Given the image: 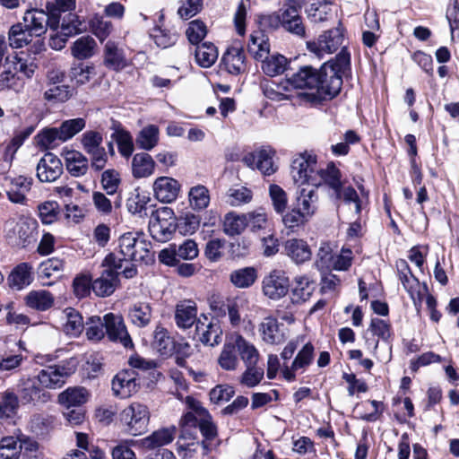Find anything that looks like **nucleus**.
I'll list each match as a JSON object with an SVG mask.
<instances>
[{"label": "nucleus", "instance_id": "f8f14e48", "mask_svg": "<svg viewBox=\"0 0 459 459\" xmlns=\"http://www.w3.org/2000/svg\"><path fill=\"white\" fill-rule=\"evenodd\" d=\"M275 152L270 147H262L254 152L246 153L242 161L248 168L257 169L262 174L270 176L277 170L273 157Z\"/></svg>", "mask_w": 459, "mask_h": 459}, {"label": "nucleus", "instance_id": "338daca9", "mask_svg": "<svg viewBox=\"0 0 459 459\" xmlns=\"http://www.w3.org/2000/svg\"><path fill=\"white\" fill-rule=\"evenodd\" d=\"M264 376V368L257 367V364L246 365V369L239 378V383L244 386L253 388L261 383Z\"/></svg>", "mask_w": 459, "mask_h": 459}, {"label": "nucleus", "instance_id": "f257e3e1", "mask_svg": "<svg viewBox=\"0 0 459 459\" xmlns=\"http://www.w3.org/2000/svg\"><path fill=\"white\" fill-rule=\"evenodd\" d=\"M332 80L328 82L319 70L311 66H302L291 76L285 80L290 92L300 99L304 103L318 105L321 102L332 100L340 92V81L334 77L332 71Z\"/></svg>", "mask_w": 459, "mask_h": 459}, {"label": "nucleus", "instance_id": "a19ab883", "mask_svg": "<svg viewBox=\"0 0 459 459\" xmlns=\"http://www.w3.org/2000/svg\"><path fill=\"white\" fill-rule=\"evenodd\" d=\"M247 50L257 60H263L269 55V39L264 31L256 30L250 35Z\"/></svg>", "mask_w": 459, "mask_h": 459}, {"label": "nucleus", "instance_id": "0e129e2a", "mask_svg": "<svg viewBox=\"0 0 459 459\" xmlns=\"http://www.w3.org/2000/svg\"><path fill=\"white\" fill-rule=\"evenodd\" d=\"M85 126L86 120L83 117L64 120L58 126L63 137V142L71 140L74 136L82 132Z\"/></svg>", "mask_w": 459, "mask_h": 459}, {"label": "nucleus", "instance_id": "2f4dec72", "mask_svg": "<svg viewBox=\"0 0 459 459\" xmlns=\"http://www.w3.org/2000/svg\"><path fill=\"white\" fill-rule=\"evenodd\" d=\"M358 189L359 190L360 196L351 186H343L342 185L338 190L334 191V193L336 198L342 200L345 204H353L355 212L359 215L361 212L363 199H368V192L362 185H358Z\"/></svg>", "mask_w": 459, "mask_h": 459}, {"label": "nucleus", "instance_id": "0eeeda50", "mask_svg": "<svg viewBox=\"0 0 459 459\" xmlns=\"http://www.w3.org/2000/svg\"><path fill=\"white\" fill-rule=\"evenodd\" d=\"M120 421L129 434L141 435L146 431L149 425V408L143 403L134 402L120 412Z\"/></svg>", "mask_w": 459, "mask_h": 459}, {"label": "nucleus", "instance_id": "dca6fc26", "mask_svg": "<svg viewBox=\"0 0 459 459\" xmlns=\"http://www.w3.org/2000/svg\"><path fill=\"white\" fill-rule=\"evenodd\" d=\"M343 42V35L339 28L329 30L319 36L316 41L307 42V49L318 58L336 51Z\"/></svg>", "mask_w": 459, "mask_h": 459}, {"label": "nucleus", "instance_id": "de8ad7c7", "mask_svg": "<svg viewBox=\"0 0 459 459\" xmlns=\"http://www.w3.org/2000/svg\"><path fill=\"white\" fill-rule=\"evenodd\" d=\"M222 61L227 71L233 74L243 73L246 69L245 56L242 50L237 48L229 49L223 56Z\"/></svg>", "mask_w": 459, "mask_h": 459}, {"label": "nucleus", "instance_id": "9b49d317", "mask_svg": "<svg viewBox=\"0 0 459 459\" xmlns=\"http://www.w3.org/2000/svg\"><path fill=\"white\" fill-rule=\"evenodd\" d=\"M105 333L111 342H118L126 349L134 348V342L121 315L108 313L103 316Z\"/></svg>", "mask_w": 459, "mask_h": 459}, {"label": "nucleus", "instance_id": "ddd939ff", "mask_svg": "<svg viewBox=\"0 0 459 459\" xmlns=\"http://www.w3.org/2000/svg\"><path fill=\"white\" fill-rule=\"evenodd\" d=\"M289 289V277L281 270H273L262 281L263 294L272 300H279L286 296Z\"/></svg>", "mask_w": 459, "mask_h": 459}, {"label": "nucleus", "instance_id": "4468645a", "mask_svg": "<svg viewBox=\"0 0 459 459\" xmlns=\"http://www.w3.org/2000/svg\"><path fill=\"white\" fill-rule=\"evenodd\" d=\"M396 268L399 280L404 290L409 293L414 304L420 303L427 292V286L421 284L420 281L412 274L408 263L400 259L396 262Z\"/></svg>", "mask_w": 459, "mask_h": 459}, {"label": "nucleus", "instance_id": "a878e982", "mask_svg": "<svg viewBox=\"0 0 459 459\" xmlns=\"http://www.w3.org/2000/svg\"><path fill=\"white\" fill-rule=\"evenodd\" d=\"M321 67L323 75L325 76L328 82L332 80V77L329 75L332 74L330 71L334 73L333 76L338 78L340 81L341 90L342 85V75L345 74L351 67L350 53L345 48H342L333 60L325 63Z\"/></svg>", "mask_w": 459, "mask_h": 459}, {"label": "nucleus", "instance_id": "1a4fd4ad", "mask_svg": "<svg viewBox=\"0 0 459 459\" xmlns=\"http://www.w3.org/2000/svg\"><path fill=\"white\" fill-rule=\"evenodd\" d=\"M318 168L315 154L307 152L299 153L292 160L291 177L296 184L312 186L314 182H316Z\"/></svg>", "mask_w": 459, "mask_h": 459}, {"label": "nucleus", "instance_id": "2eb2a0df", "mask_svg": "<svg viewBox=\"0 0 459 459\" xmlns=\"http://www.w3.org/2000/svg\"><path fill=\"white\" fill-rule=\"evenodd\" d=\"M17 392L22 404L30 403H45L50 400V394L45 391L35 377H23L19 380Z\"/></svg>", "mask_w": 459, "mask_h": 459}, {"label": "nucleus", "instance_id": "473e14b6", "mask_svg": "<svg viewBox=\"0 0 459 459\" xmlns=\"http://www.w3.org/2000/svg\"><path fill=\"white\" fill-rule=\"evenodd\" d=\"M231 335L238 355L245 366L257 364L260 359V352L255 344L239 333H233Z\"/></svg>", "mask_w": 459, "mask_h": 459}, {"label": "nucleus", "instance_id": "b1692460", "mask_svg": "<svg viewBox=\"0 0 459 459\" xmlns=\"http://www.w3.org/2000/svg\"><path fill=\"white\" fill-rule=\"evenodd\" d=\"M314 359V347L310 342L306 343L298 352L290 366L284 365L281 368L283 377L293 381L298 373H302L312 363Z\"/></svg>", "mask_w": 459, "mask_h": 459}, {"label": "nucleus", "instance_id": "7c9ffc66", "mask_svg": "<svg viewBox=\"0 0 459 459\" xmlns=\"http://www.w3.org/2000/svg\"><path fill=\"white\" fill-rule=\"evenodd\" d=\"M316 282L307 275H299L293 279L291 301L299 304L307 301L316 290Z\"/></svg>", "mask_w": 459, "mask_h": 459}, {"label": "nucleus", "instance_id": "bb28decb", "mask_svg": "<svg viewBox=\"0 0 459 459\" xmlns=\"http://www.w3.org/2000/svg\"><path fill=\"white\" fill-rule=\"evenodd\" d=\"M174 319L180 329H188L197 323V307L192 300H183L176 305Z\"/></svg>", "mask_w": 459, "mask_h": 459}, {"label": "nucleus", "instance_id": "ea45409f", "mask_svg": "<svg viewBox=\"0 0 459 459\" xmlns=\"http://www.w3.org/2000/svg\"><path fill=\"white\" fill-rule=\"evenodd\" d=\"M155 170V161L145 152L134 155L132 159V175L135 178H143L152 176Z\"/></svg>", "mask_w": 459, "mask_h": 459}, {"label": "nucleus", "instance_id": "774afa93", "mask_svg": "<svg viewBox=\"0 0 459 459\" xmlns=\"http://www.w3.org/2000/svg\"><path fill=\"white\" fill-rule=\"evenodd\" d=\"M197 410L198 415L201 417L198 425L202 435L207 440H212L217 436V428L212 420V416L206 409H200L197 405H193Z\"/></svg>", "mask_w": 459, "mask_h": 459}, {"label": "nucleus", "instance_id": "13d9d810", "mask_svg": "<svg viewBox=\"0 0 459 459\" xmlns=\"http://www.w3.org/2000/svg\"><path fill=\"white\" fill-rule=\"evenodd\" d=\"M160 131L157 126L149 125L143 127L138 134L136 143L143 150L150 151L159 143Z\"/></svg>", "mask_w": 459, "mask_h": 459}, {"label": "nucleus", "instance_id": "09e8293b", "mask_svg": "<svg viewBox=\"0 0 459 459\" xmlns=\"http://www.w3.org/2000/svg\"><path fill=\"white\" fill-rule=\"evenodd\" d=\"M210 192L204 185L192 186L188 192V202L190 207L195 211H203L210 204Z\"/></svg>", "mask_w": 459, "mask_h": 459}, {"label": "nucleus", "instance_id": "680f3d73", "mask_svg": "<svg viewBox=\"0 0 459 459\" xmlns=\"http://www.w3.org/2000/svg\"><path fill=\"white\" fill-rule=\"evenodd\" d=\"M287 65V58L281 55L267 56L264 60L263 59L262 70L266 75L273 77L282 74Z\"/></svg>", "mask_w": 459, "mask_h": 459}, {"label": "nucleus", "instance_id": "8fccbe9b", "mask_svg": "<svg viewBox=\"0 0 459 459\" xmlns=\"http://www.w3.org/2000/svg\"><path fill=\"white\" fill-rule=\"evenodd\" d=\"M75 0H53L46 5L47 11L51 15L50 28L56 30L59 24L60 13L75 9Z\"/></svg>", "mask_w": 459, "mask_h": 459}, {"label": "nucleus", "instance_id": "412c9836", "mask_svg": "<svg viewBox=\"0 0 459 459\" xmlns=\"http://www.w3.org/2000/svg\"><path fill=\"white\" fill-rule=\"evenodd\" d=\"M139 389L137 374L132 369L118 372L112 380V391L120 398H128Z\"/></svg>", "mask_w": 459, "mask_h": 459}, {"label": "nucleus", "instance_id": "5fc2aeb1", "mask_svg": "<svg viewBox=\"0 0 459 459\" xmlns=\"http://www.w3.org/2000/svg\"><path fill=\"white\" fill-rule=\"evenodd\" d=\"M335 246L330 242H322L317 251L315 266L319 271H331V265L333 264L335 255Z\"/></svg>", "mask_w": 459, "mask_h": 459}, {"label": "nucleus", "instance_id": "6e6552de", "mask_svg": "<svg viewBox=\"0 0 459 459\" xmlns=\"http://www.w3.org/2000/svg\"><path fill=\"white\" fill-rule=\"evenodd\" d=\"M37 222L32 220L21 218L8 219L4 225L5 237L13 245L25 247L34 240V231Z\"/></svg>", "mask_w": 459, "mask_h": 459}, {"label": "nucleus", "instance_id": "c756f323", "mask_svg": "<svg viewBox=\"0 0 459 459\" xmlns=\"http://www.w3.org/2000/svg\"><path fill=\"white\" fill-rule=\"evenodd\" d=\"M34 280V270L31 264L24 262L16 265L8 276L9 286L21 290L31 284Z\"/></svg>", "mask_w": 459, "mask_h": 459}, {"label": "nucleus", "instance_id": "a211bd4d", "mask_svg": "<svg viewBox=\"0 0 459 459\" xmlns=\"http://www.w3.org/2000/svg\"><path fill=\"white\" fill-rule=\"evenodd\" d=\"M71 372L63 365L48 366L38 372L36 376L39 385L46 389H56L62 387Z\"/></svg>", "mask_w": 459, "mask_h": 459}, {"label": "nucleus", "instance_id": "20e7f679", "mask_svg": "<svg viewBox=\"0 0 459 459\" xmlns=\"http://www.w3.org/2000/svg\"><path fill=\"white\" fill-rule=\"evenodd\" d=\"M119 251L112 253L119 255L123 261L130 264L132 262H143L149 264L153 261V255L151 251V243L145 240L143 234L139 232H126L119 238Z\"/></svg>", "mask_w": 459, "mask_h": 459}, {"label": "nucleus", "instance_id": "79ce46f5", "mask_svg": "<svg viewBox=\"0 0 459 459\" xmlns=\"http://www.w3.org/2000/svg\"><path fill=\"white\" fill-rule=\"evenodd\" d=\"M220 367L227 371H234L239 366V359L234 345L232 335L227 338L218 358Z\"/></svg>", "mask_w": 459, "mask_h": 459}, {"label": "nucleus", "instance_id": "e2e57ef3", "mask_svg": "<svg viewBox=\"0 0 459 459\" xmlns=\"http://www.w3.org/2000/svg\"><path fill=\"white\" fill-rule=\"evenodd\" d=\"M22 442L14 437H5L0 441V459H18L22 451Z\"/></svg>", "mask_w": 459, "mask_h": 459}, {"label": "nucleus", "instance_id": "5701e85b", "mask_svg": "<svg viewBox=\"0 0 459 459\" xmlns=\"http://www.w3.org/2000/svg\"><path fill=\"white\" fill-rule=\"evenodd\" d=\"M180 183L170 177L161 176L157 178L152 184L154 197L163 204L174 202L180 192Z\"/></svg>", "mask_w": 459, "mask_h": 459}, {"label": "nucleus", "instance_id": "cd10ccee", "mask_svg": "<svg viewBox=\"0 0 459 459\" xmlns=\"http://www.w3.org/2000/svg\"><path fill=\"white\" fill-rule=\"evenodd\" d=\"M285 255L296 264L310 260L312 252L308 244L299 238H290L283 245Z\"/></svg>", "mask_w": 459, "mask_h": 459}, {"label": "nucleus", "instance_id": "39448f33", "mask_svg": "<svg viewBox=\"0 0 459 459\" xmlns=\"http://www.w3.org/2000/svg\"><path fill=\"white\" fill-rule=\"evenodd\" d=\"M34 71V65L27 59L18 55L7 56L4 71L0 73V91L18 90L22 85V77H31Z\"/></svg>", "mask_w": 459, "mask_h": 459}, {"label": "nucleus", "instance_id": "393cba45", "mask_svg": "<svg viewBox=\"0 0 459 459\" xmlns=\"http://www.w3.org/2000/svg\"><path fill=\"white\" fill-rule=\"evenodd\" d=\"M51 15L48 12L43 10L33 9L29 10L23 16V25L35 37H40L50 27Z\"/></svg>", "mask_w": 459, "mask_h": 459}, {"label": "nucleus", "instance_id": "37998d69", "mask_svg": "<svg viewBox=\"0 0 459 459\" xmlns=\"http://www.w3.org/2000/svg\"><path fill=\"white\" fill-rule=\"evenodd\" d=\"M90 393L82 386L68 387L59 394L58 403L67 408L81 406L88 401Z\"/></svg>", "mask_w": 459, "mask_h": 459}, {"label": "nucleus", "instance_id": "f03ea898", "mask_svg": "<svg viewBox=\"0 0 459 459\" xmlns=\"http://www.w3.org/2000/svg\"><path fill=\"white\" fill-rule=\"evenodd\" d=\"M104 267L101 275L92 281L91 289L99 297H108L118 284V275L122 273L126 279L137 273L134 264L125 262L119 255L108 254L102 262Z\"/></svg>", "mask_w": 459, "mask_h": 459}, {"label": "nucleus", "instance_id": "69168bd1", "mask_svg": "<svg viewBox=\"0 0 459 459\" xmlns=\"http://www.w3.org/2000/svg\"><path fill=\"white\" fill-rule=\"evenodd\" d=\"M269 196L274 212L278 214H283L288 206V195L282 187L278 185L271 184L269 186Z\"/></svg>", "mask_w": 459, "mask_h": 459}, {"label": "nucleus", "instance_id": "3c124183", "mask_svg": "<svg viewBox=\"0 0 459 459\" xmlns=\"http://www.w3.org/2000/svg\"><path fill=\"white\" fill-rule=\"evenodd\" d=\"M261 88L264 96L272 100L281 101L294 97V93L290 92L285 81L279 84L266 81L261 84Z\"/></svg>", "mask_w": 459, "mask_h": 459}, {"label": "nucleus", "instance_id": "f3484780", "mask_svg": "<svg viewBox=\"0 0 459 459\" xmlns=\"http://www.w3.org/2000/svg\"><path fill=\"white\" fill-rule=\"evenodd\" d=\"M258 333L261 340L270 345H280L289 337L287 329L273 316H265L261 321L258 325Z\"/></svg>", "mask_w": 459, "mask_h": 459}, {"label": "nucleus", "instance_id": "4c0bfd02", "mask_svg": "<svg viewBox=\"0 0 459 459\" xmlns=\"http://www.w3.org/2000/svg\"><path fill=\"white\" fill-rule=\"evenodd\" d=\"M316 182L312 186H317L325 184L333 191H336L342 185L341 182V172L333 163H328L325 166H320L316 172Z\"/></svg>", "mask_w": 459, "mask_h": 459}, {"label": "nucleus", "instance_id": "e433bc0d", "mask_svg": "<svg viewBox=\"0 0 459 459\" xmlns=\"http://www.w3.org/2000/svg\"><path fill=\"white\" fill-rule=\"evenodd\" d=\"M127 317L136 327L143 328L150 325L152 318V308L150 303L139 301L128 308Z\"/></svg>", "mask_w": 459, "mask_h": 459}, {"label": "nucleus", "instance_id": "f704fd0d", "mask_svg": "<svg viewBox=\"0 0 459 459\" xmlns=\"http://www.w3.org/2000/svg\"><path fill=\"white\" fill-rule=\"evenodd\" d=\"M25 305L37 311H47L54 306V295L46 290H35L28 292L24 299Z\"/></svg>", "mask_w": 459, "mask_h": 459}, {"label": "nucleus", "instance_id": "4be33fe9", "mask_svg": "<svg viewBox=\"0 0 459 459\" xmlns=\"http://www.w3.org/2000/svg\"><path fill=\"white\" fill-rule=\"evenodd\" d=\"M172 213L169 208H163L162 211L157 212L156 216L150 221L149 230L154 239L164 242L170 238L175 230V224L166 216L171 220Z\"/></svg>", "mask_w": 459, "mask_h": 459}, {"label": "nucleus", "instance_id": "6e6d98bb", "mask_svg": "<svg viewBox=\"0 0 459 459\" xmlns=\"http://www.w3.org/2000/svg\"><path fill=\"white\" fill-rule=\"evenodd\" d=\"M246 219L247 228L253 233L259 232L266 230L270 225L268 213L264 208H257L255 210L246 212Z\"/></svg>", "mask_w": 459, "mask_h": 459}, {"label": "nucleus", "instance_id": "c9c22d12", "mask_svg": "<svg viewBox=\"0 0 459 459\" xmlns=\"http://www.w3.org/2000/svg\"><path fill=\"white\" fill-rule=\"evenodd\" d=\"M152 348L161 356H171L176 350V342L169 331L162 325H157L153 332Z\"/></svg>", "mask_w": 459, "mask_h": 459}, {"label": "nucleus", "instance_id": "603ef678", "mask_svg": "<svg viewBox=\"0 0 459 459\" xmlns=\"http://www.w3.org/2000/svg\"><path fill=\"white\" fill-rule=\"evenodd\" d=\"M150 201L151 198L149 195L137 188L134 189L128 197L126 201V207L133 214H139L141 217L146 216L147 204Z\"/></svg>", "mask_w": 459, "mask_h": 459}, {"label": "nucleus", "instance_id": "7ed1b4c3", "mask_svg": "<svg viewBox=\"0 0 459 459\" xmlns=\"http://www.w3.org/2000/svg\"><path fill=\"white\" fill-rule=\"evenodd\" d=\"M318 192L313 187H302L297 192L293 207L282 215V223L288 229H295L307 223L318 208Z\"/></svg>", "mask_w": 459, "mask_h": 459}, {"label": "nucleus", "instance_id": "72a5a7b5", "mask_svg": "<svg viewBox=\"0 0 459 459\" xmlns=\"http://www.w3.org/2000/svg\"><path fill=\"white\" fill-rule=\"evenodd\" d=\"M63 331L72 337L79 336L84 329V321L79 311L73 307H67L61 313Z\"/></svg>", "mask_w": 459, "mask_h": 459}, {"label": "nucleus", "instance_id": "423d86ee", "mask_svg": "<svg viewBox=\"0 0 459 459\" xmlns=\"http://www.w3.org/2000/svg\"><path fill=\"white\" fill-rule=\"evenodd\" d=\"M186 403L190 411L186 412L180 420L179 424L183 430L181 436L179 437L177 442V446L178 454L180 455H182L183 457H192L193 453H195L197 450L199 443L195 442L194 437H186L184 432L187 429H195L200 423L201 417L198 415L197 410H195V407L192 406L193 403H195V405H197L200 409L204 408L202 406L200 402L190 396L186 397Z\"/></svg>", "mask_w": 459, "mask_h": 459}, {"label": "nucleus", "instance_id": "864d4df0", "mask_svg": "<svg viewBox=\"0 0 459 459\" xmlns=\"http://www.w3.org/2000/svg\"><path fill=\"white\" fill-rule=\"evenodd\" d=\"M195 60L202 67H211L218 58L217 48L210 42L198 45L195 52Z\"/></svg>", "mask_w": 459, "mask_h": 459}, {"label": "nucleus", "instance_id": "aec40b11", "mask_svg": "<svg viewBox=\"0 0 459 459\" xmlns=\"http://www.w3.org/2000/svg\"><path fill=\"white\" fill-rule=\"evenodd\" d=\"M36 171L40 182H54L62 175L63 164L57 156L47 152L39 160Z\"/></svg>", "mask_w": 459, "mask_h": 459}, {"label": "nucleus", "instance_id": "c03bdc74", "mask_svg": "<svg viewBox=\"0 0 459 459\" xmlns=\"http://www.w3.org/2000/svg\"><path fill=\"white\" fill-rule=\"evenodd\" d=\"M247 228L246 213L238 214L234 212L225 214L222 221L223 232L229 237L240 235Z\"/></svg>", "mask_w": 459, "mask_h": 459}, {"label": "nucleus", "instance_id": "c85d7f7f", "mask_svg": "<svg viewBox=\"0 0 459 459\" xmlns=\"http://www.w3.org/2000/svg\"><path fill=\"white\" fill-rule=\"evenodd\" d=\"M68 172L74 177H81L87 173L88 159L79 151L65 148L62 152Z\"/></svg>", "mask_w": 459, "mask_h": 459}, {"label": "nucleus", "instance_id": "58836bf2", "mask_svg": "<svg viewBox=\"0 0 459 459\" xmlns=\"http://www.w3.org/2000/svg\"><path fill=\"white\" fill-rule=\"evenodd\" d=\"M196 332L202 343L209 346L218 345L221 342L222 330L218 322L204 325L200 320L196 323Z\"/></svg>", "mask_w": 459, "mask_h": 459}, {"label": "nucleus", "instance_id": "a18cd8bd", "mask_svg": "<svg viewBox=\"0 0 459 459\" xmlns=\"http://www.w3.org/2000/svg\"><path fill=\"white\" fill-rule=\"evenodd\" d=\"M175 434V427L160 429L142 439L141 444L144 448L154 449L169 444L174 439Z\"/></svg>", "mask_w": 459, "mask_h": 459}, {"label": "nucleus", "instance_id": "052dcab7", "mask_svg": "<svg viewBox=\"0 0 459 459\" xmlns=\"http://www.w3.org/2000/svg\"><path fill=\"white\" fill-rule=\"evenodd\" d=\"M95 40L90 36H83L75 40L72 47V55L77 59L90 58L94 54Z\"/></svg>", "mask_w": 459, "mask_h": 459}, {"label": "nucleus", "instance_id": "4d7b16f0", "mask_svg": "<svg viewBox=\"0 0 459 459\" xmlns=\"http://www.w3.org/2000/svg\"><path fill=\"white\" fill-rule=\"evenodd\" d=\"M34 35L25 28L23 23L13 25L9 30V44L13 48L28 45Z\"/></svg>", "mask_w": 459, "mask_h": 459}, {"label": "nucleus", "instance_id": "6ab92c4d", "mask_svg": "<svg viewBox=\"0 0 459 459\" xmlns=\"http://www.w3.org/2000/svg\"><path fill=\"white\" fill-rule=\"evenodd\" d=\"M32 178L25 176H16L5 178V193L8 200L16 204H27V194L30 191Z\"/></svg>", "mask_w": 459, "mask_h": 459}, {"label": "nucleus", "instance_id": "bf43d9fd", "mask_svg": "<svg viewBox=\"0 0 459 459\" xmlns=\"http://www.w3.org/2000/svg\"><path fill=\"white\" fill-rule=\"evenodd\" d=\"M19 396L12 390L0 394V418H9L14 415L19 408Z\"/></svg>", "mask_w": 459, "mask_h": 459}, {"label": "nucleus", "instance_id": "49530a36", "mask_svg": "<svg viewBox=\"0 0 459 459\" xmlns=\"http://www.w3.org/2000/svg\"><path fill=\"white\" fill-rule=\"evenodd\" d=\"M257 279V271L254 267H243L234 270L230 274V281L238 289L251 287Z\"/></svg>", "mask_w": 459, "mask_h": 459}, {"label": "nucleus", "instance_id": "9d476101", "mask_svg": "<svg viewBox=\"0 0 459 459\" xmlns=\"http://www.w3.org/2000/svg\"><path fill=\"white\" fill-rule=\"evenodd\" d=\"M303 2V0H286L281 17L270 15L268 19L273 20L275 23L281 22L283 27L290 32L303 36L305 34V27L299 15Z\"/></svg>", "mask_w": 459, "mask_h": 459}]
</instances>
